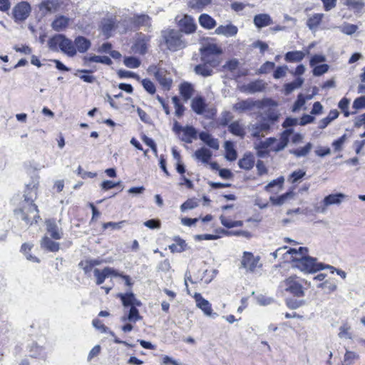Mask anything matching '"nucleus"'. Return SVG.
Segmentation results:
<instances>
[{
	"mask_svg": "<svg viewBox=\"0 0 365 365\" xmlns=\"http://www.w3.org/2000/svg\"><path fill=\"white\" fill-rule=\"evenodd\" d=\"M38 184V181L32 180L31 182L26 185L24 197V201L26 202L28 205L19 209H16L14 211L16 217L24 220L26 225H31L34 222L37 223L38 220L40 218L38 207L34 203L36 198Z\"/></svg>",
	"mask_w": 365,
	"mask_h": 365,
	"instance_id": "f257e3e1",
	"label": "nucleus"
},
{
	"mask_svg": "<svg viewBox=\"0 0 365 365\" xmlns=\"http://www.w3.org/2000/svg\"><path fill=\"white\" fill-rule=\"evenodd\" d=\"M292 262L293 267L299 269L304 274H314L324 269H329L334 273L335 270L333 266L319 262L316 257L311 256L294 257Z\"/></svg>",
	"mask_w": 365,
	"mask_h": 365,
	"instance_id": "f03ea898",
	"label": "nucleus"
},
{
	"mask_svg": "<svg viewBox=\"0 0 365 365\" xmlns=\"http://www.w3.org/2000/svg\"><path fill=\"white\" fill-rule=\"evenodd\" d=\"M163 42L168 50L177 51L186 47L187 43L180 31L175 29H166L161 31Z\"/></svg>",
	"mask_w": 365,
	"mask_h": 365,
	"instance_id": "7ed1b4c3",
	"label": "nucleus"
},
{
	"mask_svg": "<svg viewBox=\"0 0 365 365\" xmlns=\"http://www.w3.org/2000/svg\"><path fill=\"white\" fill-rule=\"evenodd\" d=\"M173 131L178 135L180 140L186 143H192L197 138V130L192 125L182 126L177 120L174 121Z\"/></svg>",
	"mask_w": 365,
	"mask_h": 365,
	"instance_id": "20e7f679",
	"label": "nucleus"
},
{
	"mask_svg": "<svg viewBox=\"0 0 365 365\" xmlns=\"http://www.w3.org/2000/svg\"><path fill=\"white\" fill-rule=\"evenodd\" d=\"M70 48H68L67 56L74 57L77 52L80 53H86L91 47V41L83 36H77L74 40L70 39Z\"/></svg>",
	"mask_w": 365,
	"mask_h": 365,
	"instance_id": "39448f33",
	"label": "nucleus"
},
{
	"mask_svg": "<svg viewBox=\"0 0 365 365\" xmlns=\"http://www.w3.org/2000/svg\"><path fill=\"white\" fill-rule=\"evenodd\" d=\"M48 47L52 51H58V49L67 56L68 48H70V38L65 34H57L51 36L48 41Z\"/></svg>",
	"mask_w": 365,
	"mask_h": 365,
	"instance_id": "423d86ee",
	"label": "nucleus"
},
{
	"mask_svg": "<svg viewBox=\"0 0 365 365\" xmlns=\"http://www.w3.org/2000/svg\"><path fill=\"white\" fill-rule=\"evenodd\" d=\"M31 6L27 1H21L17 4L13 9V18L16 22L24 21L31 13Z\"/></svg>",
	"mask_w": 365,
	"mask_h": 365,
	"instance_id": "0eeeda50",
	"label": "nucleus"
},
{
	"mask_svg": "<svg viewBox=\"0 0 365 365\" xmlns=\"http://www.w3.org/2000/svg\"><path fill=\"white\" fill-rule=\"evenodd\" d=\"M264 103L259 100L255 101L251 98L242 100L233 106V109L240 113L251 110L254 108H263Z\"/></svg>",
	"mask_w": 365,
	"mask_h": 365,
	"instance_id": "6e6552de",
	"label": "nucleus"
},
{
	"mask_svg": "<svg viewBox=\"0 0 365 365\" xmlns=\"http://www.w3.org/2000/svg\"><path fill=\"white\" fill-rule=\"evenodd\" d=\"M295 278L296 276H291L284 281L286 287L285 291L297 297H304L305 293L303 287L300 283L295 281Z\"/></svg>",
	"mask_w": 365,
	"mask_h": 365,
	"instance_id": "1a4fd4ad",
	"label": "nucleus"
},
{
	"mask_svg": "<svg viewBox=\"0 0 365 365\" xmlns=\"http://www.w3.org/2000/svg\"><path fill=\"white\" fill-rule=\"evenodd\" d=\"M180 33L191 34L195 32L197 26L194 19L189 15H185L178 23Z\"/></svg>",
	"mask_w": 365,
	"mask_h": 365,
	"instance_id": "9d476101",
	"label": "nucleus"
},
{
	"mask_svg": "<svg viewBox=\"0 0 365 365\" xmlns=\"http://www.w3.org/2000/svg\"><path fill=\"white\" fill-rule=\"evenodd\" d=\"M92 324H93V326L96 329H98L101 332L108 333L110 336H113L114 337V339H113L114 343L124 344L125 346H128V347L133 346V344H129L127 341H123V340L120 339L119 338H118L115 336V333L113 331L110 330L108 329V327H107L103 324H102L101 321L99 320L98 319H94L92 322Z\"/></svg>",
	"mask_w": 365,
	"mask_h": 365,
	"instance_id": "9b49d317",
	"label": "nucleus"
},
{
	"mask_svg": "<svg viewBox=\"0 0 365 365\" xmlns=\"http://www.w3.org/2000/svg\"><path fill=\"white\" fill-rule=\"evenodd\" d=\"M266 88V83L261 79H257L247 84H245L241 87V91L253 94L263 91Z\"/></svg>",
	"mask_w": 365,
	"mask_h": 365,
	"instance_id": "f8f14e48",
	"label": "nucleus"
},
{
	"mask_svg": "<svg viewBox=\"0 0 365 365\" xmlns=\"http://www.w3.org/2000/svg\"><path fill=\"white\" fill-rule=\"evenodd\" d=\"M118 297L120 299L122 304L124 307H131V306H142V302L136 299L135 294L132 292L126 293L118 294Z\"/></svg>",
	"mask_w": 365,
	"mask_h": 365,
	"instance_id": "ddd939ff",
	"label": "nucleus"
},
{
	"mask_svg": "<svg viewBox=\"0 0 365 365\" xmlns=\"http://www.w3.org/2000/svg\"><path fill=\"white\" fill-rule=\"evenodd\" d=\"M258 259H255L253 254L248 252H245L241 261V267L245 268L247 271L254 272Z\"/></svg>",
	"mask_w": 365,
	"mask_h": 365,
	"instance_id": "4468645a",
	"label": "nucleus"
},
{
	"mask_svg": "<svg viewBox=\"0 0 365 365\" xmlns=\"http://www.w3.org/2000/svg\"><path fill=\"white\" fill-rule=\"evenodd\" d=\"M155 69H156V71L154 72V76L156 80L164 90L169 91L173 83L172 79L166 76V71L157 68L156 67H155Z\"/></svg>",
	"mask_w": 365,
	"mask_h": 365,
	"instance_id": "2eb2a0df",
	"label": "nucleus"
},
{
	"mask_svg": "<svg viewBox=\"0 0 365 365\" xmlns=\"http://www.w3.org/2000/svg\"><path fill=\"white\" fill-rule=\"evenodd\" d=\"M83 63L84 66H89V63L95 62L100 63L105 65L110 66L112 64V60L107 56H96V55H90V56H84L82 58Z\"/></svg>",
	"mask_w": 365,
	"mask_h": 365,
	"instance_id": "dca6fc26",
	"label": "nucleus"
},
{
	"mask_svg": "<svg viewBox=\"0 0 365 365\" xmlns=\"http://www.w3.org/2000/svg\"><path fill=\"white\" fill-rule=\"evenodd\" d=\"M198 138L205 145L214 150H218L220 148L219 141L217 138H215L210 133L201 131L198 134Z\"/></svg>",
	"mask_w": 365,
	"mask_h": 365,
	"instance_id": "f3484780",
	"label": "nucleus"
},
{
	"mask_svg": "<svg viewBox=\"0 0 365 365\" xmlns=\"http://www.w3.org/2000/svg\"><path fill=\"white\" fill-rule=\"evenodd\" d=\"M46 230L50 233L51 237L54 240L62 238V232L60 231L54 218L46 220Z\"/></svg>",
	"mask_w": 365,
	"mask_h": 365,
	"instance_id": "a211bd4d",
	"label": "nucleus"
},
{
	"mask_svg": "<svg viewBox=\"0 0 365 365\" xmlns=\"http://www.w3.org/2000/svg\"><path fill=\"white\" fill-rule=\"evenodd\" d=\"M294 133V129H285L280 134L279 142L277 145L273 148V150L275 152H279L284 150L288 145L289 141V136L291 134Z\"/></svg>",
	"mask_w": 365,
	"mask_h": 365,
	"instance_id": "6ab92c4d",
	"label": "nucleus"
},
{
	"mask_svg": "<svg viewBox=\"0 0 365 365\" xmlns=\"http://www.w3.org/2000/svg\"><path fill=\"white\" fill-rule=\"evenodd\" d=\"M195 299L197 307L200 308L205 315L211 316L212 309L209 301L204 299L200 294H195Z\"/></svg>",
	"mask_w": 365,
	"mask_h": 365,
	"instance_id": "aec40b11",
	"label": "nucleus"
},
{
	"mask_svg": "<svg viewBox=\"0 0 365 365\" xmlns=\"http://www.w3.org/2000/svg\"><path fill=\"white\" fill-rule=\"evenodd\" d=\"M238 165L241 169L245 170H251L255 165V157L250 152H247L243 157L239 160Z\"/></svg>",
	"mask_w": 365,
	"mask_h": 365,
	"instance_id": "412c9836",
	"label": "nucleus"
},
{
	"mask_svg": "<svg viewBox=\"0 0 365 365\" xmlns=\"http://www.w3.org/2000/svg\"><path fill=\"white\" fill-rule=\"evenodd\" d=\"M238 29L236 26L229 24L227 25H221L218 26L215 33L217 35H223L227 37L234 36L237 34Z\"/></svg>",
	"mask_w": 365,
	"mask_h": 365,
	"instance_id": "4be33fe9",
	"label": "nucleus"
},
{
	"mask_svg": "<svg viewBox=\"0 0 365 365\" xmlns=\"http://www.w3.org/2000/svg\"><path fill=\"white\" fill-rule=\"evenodd\" d=\"M131 23L135 27H150V17L147 14H135L131 19Z\"/></svg>",
	"mask_w": 365,
	"mask_h": 365,
	"instance_id": "5701e85b",
	"label": "nucleus"
},
{
	"mask_svg": "<svg viewBox=\"0 0 365 365\" xmlns=\"http://www.w3.org/2000/svg\"><path fill=\"white\" fill-rule=\"evenodd\" d=\"M346 197V195L341 192H336L334 194H329L324 197V205H340L342 201Z\"/></svg>",
	"mask_w": 365,
	"mask_h": 365,
	"instance_id": "b1692460",
	"label": "nucleus"
},
{
	"mask_svg": "<svg viewBox=\"0 0 365 365\" xmlns=\"http://www.w3.org/2000/svg\"><path fill=\"white\" fill-rule=\"evenodd\" d=\"M206 106L205 98L202 96L194 98L191 103L192 110L198 115H202L205 112Z\"/></svg>",
	"mask_w": 365,
	"mask_h": 365,
	"instance_id": "393cba45",
	"label": "nucleus"
},
{
	"mask_svg": "<svg viewBox=\"0 0 365 365\" xmlns=\"http://www.w3.org/2000/svg\"><path fill=\"white\" fill-rule=\"evenodd\" d=\"M254 24L258 29H261L272 24V19L267 14H257L254 17Z\"/></svg>",
	"mask_w": 365,
	"mask_h": 365,
	"instance_id": "a878e982",
	"label": "nucleus"
},
{
	"mask_svg": "<svg viewBox=\"0 0 365 365\" xmlns=\"http://www.w3.org/2000/svg\"><path fill=\"white\" fill-rule=\"evenodd\" d=\"M225 150V158L228 161H234L237 158V152L235 148L234 143L231 140H226L224 143Z\"/></svg>",
	"mask_w": 365,
	"mask_h": 365,
	"instance_id": "bb28decb",
	"label": "nucleus"
},
{
	"mask_svg": "<svg viewBox=\"0 0 365 365\" xmlns=\"http://www.w3.org/2000/svg\"><path fill=\"white\" fill-rule=\"evenodd\" d=\"M341 3L348 6L350 10L354 13H360L365 6V2L363 0H340Z\"/></svg>",
	"mask_w": 365,
	"mask_h": 365,
	"instance_id": "cd10ccee",
	"label": "nucleus"
},
{
	"mask_svg": "<svg viewBox=\"0 0 365 365\" xmlns=\"http://www.w3.org/2000/svg\"><path fill=\"white\" fill-rule=\"evenodd\" d=\"M69 24V19L65 16H59L56 17L51 24L52 29L56 31H61L65 30Z\"/></svg>",
	"mask_w": 365,
	"mask_h": 365,
	"instance_id": "c85d7f7f",
	"label": "nucleus"
},
{
	"mask_svg": "<svg viewBox=\"0 0 365 365\" xmlns=\"http://www.w3.org/2000/svg\"><path fill=\"white\" fill-rule=\"evenodd\" d=\"M200 56L220 55L222 53V50L217 44L210 43L200 48Z\"/></svg>",
	"mask_w": 365,
	"mask_h": 365,
	"instance_id": "c756f323",
	"label": "nucleus"
},
{
	"mask_svg": "<svg viewBox=\"0 0 365 365\" xmlns=\"http://www.w3.org/2000/svg\"><path fill=\"white\" fill-rule=\"evenodd\" d=\"M200 25L205 29H212L216 25V21L207 14H202L199 16Z\"/></svg>",
	"mask_w": 365,
	"mask_h": 365,
	"instance_id": "7c9ffc66",
	"label": "nucleus"
},
{
	"mask_svg": "<svg viewBox=\"0 0 365 365\" xmlns=\"http://www.w3.org/2000/svg\"><path fill=\"white\" fill-rule=\"evenodd\" d=\"M195 157L202 163L207 164L212 156V153L207 148L202 147L197 149L195 153Z\"/></svg>",
	"mask_w": 365,
	"mask_h": 365,
	"instance_id": "2f4dec72",
	"label": "nucleus"
},
{
	"mask_svg": "<svg viewBox=\"0 0 365 365\" xmlns=\"http://www.w3.org/2000/svg\"><path fill=\"white\" fill-rule=\"evenodd\" d=\"M41 246L42 248L52 252L59 250L60 245L58 242L53 241L47 236H44L41 241Z\"/></svg>",
	"mask_w": 365,
	"mask_h": 365,
	"instance_id": "473e14b6",
	"label": "nucleus"
},
{
	"mask_svg": "<svg viewBox=\"0 0 365 365\" xmlns=\"http://www.w3.org/2000/svg\"><path fill=\"white\" fill-rule=\"evenodd\" d=\"M304 78L297 77L293 81L287 83L284 85V90L285 95H289L295 89L300 88L304 83Z\"/></svg>",
	"mask_w": 365,
	"mask_h": 365,
	"instance_id": "72a5a7b5",
	"label": "nucleus"
},
{
	"mask_svg": "<svg viewBox=\"0 0 365 365\" xmlns=\"http://www.w3.org/2000/svg\"><path fill=\"white\" fill-rule=\"evenodd\" d=\"M228 130L230 133L234 135L244 138L245 135V131L242 125H241L239 121H233L228 125Z\"/></svg>",
	"mask_w": 365,
	"mask_h": 365,
	"instance_id": "f704fd0d",
	"label": "nucleus"
},
{
	"mask_svg": "<svg viewBox=\"0 0 365 365\" xmlns=\"http://www.w3.org/2000/svg\"><path fill=\"white\" fill-rule=\"evenodd\" d=\"M194 92L192 85L188 82H183L180 86V93L184 98L187 101L191 98Z\"/></svg>",
	"mask_w": 365,
	"mask_h": 365,
	"instance_id": "c9c22d12",
	"label": "nucleus"
},
{
	"mask_svg": "<svg viewBox=\"0 0 365 365\" xmlns=\"http://www.w3.org/2000/svg\"><path fill=\"white\" fill-rule=\"evenodd\" d=\"M304 56V53L301 51H288L284 55V60L287 62H300Z\"/></svg>",
	"mask_w": 365,
	"mask_h": 365,
	"instance_id": "e433bc0d",
	"label": "nucleus"
},
{
	"mask_svg": "<svg viewBox=\"0 0 365 365\" xmlns=\"http://www.w3.org/2000/svg\"><path fill=\"white\" fill-rule=\"evenodd\" d=\"M195 74L202 77H208L212 75L213 71L206 63L202 62L194 68Z\"/></svg>",
	"mask_w": 365,
	"mask_h": 365,
	"instance_id": "4c0bfd02",
	"label": "nucleus"
},
{
	"mask_svg": "<svg viewBox=\"0 0 365 365\" xmlns=\"http://www.w3.org/2000/svg\"><path fill=\"white\" fill-rule=\"evenodd\" d=\"M294 195V194L292 191H287V192L277 197L271 196L269 197V200L272 205L280 206L283 205L287 199L292 198Z\"/></svg>",
	"mask_w": 365,
	"mask_h": 365,
	"instance_id": "58836bf2",
	"label": "nucleus"
},
{
	"mask_svg": "<svg viewBox=\"0 0 365 365\" xmlns=\"http://www.w3.org/2000/svg\"><path fill=\"white\" fill-rule=\"evenodd\" d=\"M29 351H30V356L32 358L42 359L43 360H45L46 358V354L44 352L43 347L38 346L35 343L33 344Z\"/></svg>",
	"mask_w": 365,
	"mask_h": 365,
	"instance_id": "ea45409f",
	"label": "nucleus"
},
{
	"mask_svg": "<svg viewBox=\"0 0 365 365\" xmlns=\"http://www.w3.org/2000/svg\"><path fill=\"white\" fill-rule=\"evenodd\" d=\"M312 148V144L311 143H307L304 147L289 150V153L293 154L297 158L304 157L308 155Z\"/></svg>",
	"mask_w": 365,
	"mask_h": 365,
	"instance_id": "a19ab883",
	"label": "nucleus"
},
{
	"mask_svg": "<svg viewBox=\"0 0 365 365\" xmlns=\"http://www.w3.org/2000/svg\"><path fill=\"white\" fill-rule=\"evenodd\" d=\"M324 14H315L312 16L309 17L307 21V26L309 27L310 30L316 29L318 26L320 24Z\"/></svg>",
	"mask_w": 365,
	"mask_h": 365,
	"instance_id": "79ce46f5",
	"label": "nucleus"
},
{
	"mask_svg": "<svg viewBox=\"0 0 365 365\" xmlns=\"http://www.w3.org/2000/svg\"><path fill=\"white\" fill-rule=\"evenodd\" d=\"M311 98H312V96H308L307 98H305L302 93H299L297 96V100L295 101V102L294 103V104L292 106V111L294 112V113L298 111L305 104L306 99H311Z\"/></svg>",
	"mask_w": 365,
	"mask_h": 365,
	"instance_id": "37998d69",
	"label": "nucleus"
},
{
	"mask_svg": "<svg viewBox=\"0 0 365 365\" xmlns=\"http://www.w3.org/2000/svg\"><path fill=\"white\" fill-rule=\"evenodd\" d=\"M133 50L135 53L144 55L147 53L148 46L145 39H138L133 46Z\"/></svg>",
	"mask_w": 365,
	"mask_h": 365,
	"instance_id": "c03bdc74",
	"label": "nucleus"
},
{
	"mask_svg": "<svg viewBox=\"0 0 365 365\" xmlns=\"http://www.w3.org/2000/svg\"><path fill=\"white\" fill-rule=\"evenodd\" d=\"M125 66L130 68H138L140 65V61L135 56H125L123 60Z\"/></svg>",
	"mask_w": 365,
	"mask_h": 365,
	"instance_id": "a18cd8bd",
	"label": "nucleus"
},
{
	"mask_svg": "<svg viewBox=\"0 0 365 365\" xmlns=\"http://www.w3.org/2000/svg\"><path fill=\"white\" fill-rule=\"evenodd\" d=\"M137 306H131L128 314L127 315L128 321L135 323L140 320L142 317L139 314V311L136 307Z\"/></svg>",
	"mask_w": 365,
	"mask_h": 365,
	"instance_id": "49530a36",
	"label": "nucleus"
},
{
	"mask_svg": "<svg viewBox=\"0 0 365 365\" xmlns=\"http://www.w3.org/2000/svg\"><path fill=\"white\" fill-rule=\"evenodd\" d=\"M306 175V171L299 169L293 171L289 176V181L292 183H297Z\"/></svg>",
	"mask_w": 365,
	"mask_h": 365,
	"instance_id": "de8ad7c7",
	"label": "nucleus"
},
{
	"mask_svg": "<svg viewBox=\"0 0 365 365\" xmlns=\"http://www.w3.org/2000/svg\"><path fill=\"white\" fill-rule=\"evenodd\" d=\"M233 118L232 113L230 111L225 110L221 113L220 118H218L217 123L222 127L228 126L229 122Z\"/></svg>",
	"mask_w": 365,
	"mask_h": 365,
	"instance_id": "09e8293b",
	"label": "nucleus"
},
{
	"mask_svg": "<svg viewBox=\"0 0 365 365\" xmlns=\"http://www.w3.org/2000/svg\"><path fill=\"white\" fill-rule=\"evenodd\" d=\"M93 274L95 277L96 278V283L98 285L102 284L104 282L105 279L107 277H108L107 275V271L105 270L104 268L102 270H100L98 268H95L93 269Z\"/></svg>",
	"mask_w": 365,
	"mask_h": 365,
	"instance_id": "8fccbe9b",
	"label": "nucleus"
},
{
	"mask_svg": "<svg viewBox=\"0 0 365 365\" xmlns=\"http://www.w3.org/2000/svg\"><path fill=\"white\" fill-rule=\"evenodd\" d=\"M78 72L83 73L80 76L79 78L84 82L88 83H93L96 81V77L94 76L90 75L93 72L92 70L88 69H80L78 70Z\"/></svg>",
	"mask_w": 365,
	"mask_h": 365,
	"instance_id": "3c124183",
	"label": "nucleus"
},
{
	"mask_svg": "<svg viewBox=\"0 0 365 365\" xmlns=\"http://www.w3.org/2000/svg\"><path fill=\"white\" fill-rule=\"evenodd\" d=\"M212 0H192L189 3L190 7L199 11L202 10L206 6L211 4Z\"/></svg>",
	"mask_w": 365,
	"mask_h": 365,
	"instance_id": "603ef678",
	"label": "nucleus"
},
{
	"mask_svg": "<svg viewBox=\"0 0 365 365\" xmlns=\"http://www.w3.org/2000/svg\"><path fill=\"white\" fill-rule=\"evenodd\" d=\"M200 61L212 68H215L220 64V61L212 56H200Z\"/></svg>",
	"mask_w": 365,
	"mask_h": 365,
	"instance_id": "864d4df0",
	"label": "nucleus"
},
{
	"mask_svg": "<svg viewBox=\"0 0 365 365\" xmlns=\"http://www.w3.org/2000/svg\"><path fill=\"white\" fill-rule=\"evenodd\" d=\"M284 182V178L282 176L277 178L272 181H270L264 187V190L267 192H271L272 189L274 187H279L281 188Z\"/></svg>",
	"mask_w": 365,
	"mask_h": 365,
	"instance_id": "5fc2aeb1",
	"label": "nucleus"
},
{
	"mask_svg": "<svg viewBox=\"0 0 365 365\" xmlns=\"http://www.w3.org/2000/svg\"><path fill=\"white\" fill-rule=\"evenodd\" d=\"M275 67V63L272 61H266L257 70V74H267L269 73Z\"/></svg>",
	"mask_w": 365,
	"mask_h": 365,
	"instance_id": "6e6d98bb",
	"label": "nucleus"
},
{
	"mask_svg": "<svg viewBox=\"0 0 365 365\" xmlns=\"http://www.w3.org/2000/svg\"><path fill=\"white\" fill-rule=\"evenodd\" d=\"M240 62L237 58H232L227 61L223 66V70H227L230 72L235 71L239 66Z\"/></svg>",
	"mask_w": 365,
	"mask_h": 365,
	"instance_id": "4d7b16f0",
	"label": "nucleus"
},
{
	"mask_svg": "<svg viewBox=\"0 0 365 365\" xmlns=\"http://www.w3.org/2000/svg\"><path fill=\"white\" fill-rule=\"evenodd\" d=\"M329 68V66L326 63H322L313 67L312 73L314 76H320L326 73Z\"/></svg>",
	"mask_w": 365,
	"mask_h": 365,
	"instance_id": "13d9d810",
	"label": "nucleus"
},
{
	"mask_svg": "<svg viewBox=\"0 0 365 365\" xmlns=\"http://www.w3.org/2000/svg\"><path fill=\"white\" fill-rule=\"evenodd\" d=\"M286 305L291 309H296L304 304V300H298L293 298H287Z\"/></svg>",
	"mask_w": 365,
	"mask_h": 365,
	"instance_id": "bf43d9fd",
	"label": "nucleus"
},
{
	"mask_svg": "<svg viewBox=\"0 0 365 365\" xmlns=\"http://www.w3.org/2000/svg\"><path fill=\"white\" fill-rule=\"evenodd\" d=\"M143 88L150 94L153 95L155 93L156 88L154 83L148 78H145L141 81Z\"/></svg>",
	"mask_w": 365,
	"mask_h": 365,
	"instance_id": "052dcab7",
	"label": "nucleus"
},
{
	"mask_svg": "<svg viewBox=\"0 0 365 365\" xmlns=\"http://www.w3.org/2000/svg\"><path fill=\"white\" fill-rule=\"evenodd\" d=\"M346 139V134H344L338 139L334 140L331 143V145L334 148V151H341L342 150V145H344Z\"/></svg>",
	"mask_w": 365,
	"mask_h": 365,
	"instance_id": "680f3d73",
	"label": "nucleus"
},
{
	"mask_svg": "<svg viewBox=\"0 0 365 365\" xmlns=\"http://www.w3.org/2000/svg\"><path fill=\"white\" fill-rule=\"evenodd\" d=\"M115 22L112 19H108L102 24V32L104 35L109 34L114 29Z\"/></svg>",
	"mask_w": 365,
	"mask_h": 365,
	"instance_id": "e2e57ef3",
	"label": "nucleus"
},
{
	"mask_svg": "<svg viewBox=\"0 0 365 365\" xmlns=\"http://www.w3.org/2000/svg\"><path fill=\"white\" fill-rule=\"evenodd\" d=\"M287 70L288 66L286 65L277 66L273 73V78L275 79H279L284 77Z\"/></svg>",
	"mask_w": 365,
	"mask_h": 365,
	"instance_id": "0e129e2a",
	"label": "nucleus"
},
{
	"mask_svg": "<svg viewBox=\"0 0 365 365\" xmlns=\"http://www.w3.org/2000/svg\"><path fill=\"white\" fill-rule=\"evenodd\" d=\"M359 358V354L354 351H346L344 356V363L346 365H351L353 363V360L358 359Z\"/></svg>",
	"mask_w": 365,
	"mask_h": 365,
	"instance_id": "69168bd1",
	"label": "nucleus"
},
{
	"mask_svg": "<svg viewBox=\"0 0 365 365\" xmlns=\"http://www.w3.org/2000/svg\"><path fill=\"white\" fill-rule=\"evenodd\" d=\"M198 204L194 199H188L180 205V210L182 212H185L187 210H192L197 207Z\"/></svg>",
	"mask_w": 365,
	"mask_h": 365,
	"instance_id": "338daca9",
	"label": "nucleus"
},
{
	"mask_svg": "<svg viewBox=\"0 0 365 365\" xmlns=\"http://www.w3.org/2000/svg\"><path fill=\"white\" fill-rule=\"evenodd\" d=\"M57 4V1L55 0H43L39 5V9H43L46 11H51L52 8L55 7Z\"/></svg>",
	"mask_w": 365,
	"mask_h": 365,
	"instance_id": "774afa93",
	"label": "nucleus"
}]
</instances>
